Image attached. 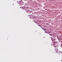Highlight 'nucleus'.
Returning <instances> with one entry per match:
<instances>
[{
	"instance_id": "obj_9",
	"label": "nucleus",
	"mask_w": 62,
	"mask_h": 62,
	"mask_svg": "<svg viewBox=\"0 0 62 62\" xmlns=\"http://www.w3.org/2000/svg\"><path fill=\"white\" fill-rule=\"evenodd\" d=\"M53 40H54V39H53Z\"/></svg>"
},
{
	"instance_id": "obj_7",
	"label": "nucleus",
	"mask_w": 62,
	"mask_h": 62,
	"mask_svg": "<svg viewBox=\"0 0 62 62\" xmlns=\"http://www.w3.org/2000/svg\"><path fill=\"white\" fill-rule=\"evenodd\" d=\"M44 30H45V31H46V29H44Z\"/></svg>"
},
{
	"instance_id": "obj_2",
	"label": "nucleus",
	"mask_w": 62,
	"mask_h": 62,
	"mask_svg": "<svg viewBox=\"0 0 62 62\" xmlns=\"http://www.w3.org/2000/svg\"><path fill=\"white\" fill-rule=\"evenodd\" d=\"M62 54V53H61V52L60 51H59L58 52H57V53H56V55H58V54H59V55H60L61 54Z\"/></svg>"
},
{
	"instance_id": "obj_3",
	"label": "nucleus",
	"mask_w": 62,
	"mask_h": 62,
	"mask_svg": "<svg viewBox=\"0 0 62 62\" xmlns=\"http://www.w3.org/2000/svg\"><path fill=\"white\" fill-rule=\"evenodd\" d=\"M29 10H26V12H28V13L29 12Z\"/></svg>"
},
{
	"instance_id": "obj_5",
	"label": "nucleus",
	"mask_w": 62,
	"mask_h": 62,
	"mask_svg": "<svg viewBox=\"0 0 62 62\" xmlns=\"http://www.w3.org/2000/svg\"><path fill=\"white\" fill-rule=\"evenodd\" d=\"M55 42H53V43H55Z\"/></svg>"
},
{
	"instance_id": "obj_6",
	"label": "nucleus",
	"mask_w": 62,
	"mask_h": 62,
	"mask_svg": "<svg viewBox=\"0 0 62 62\" xmlns=\"http://www.w3.org/2000/svg\"><path fill=\"white\" fill-rule=\"evenodd\" d=\"M42 28V29H43V30H44V28Z\"/></svg>"
},
{
	"instance_id": "obj_1",
	"label": "nucleus",
	"mask_w": 62,
	"mask_h": 62,
	"mask_svg": "<svg viewBox=\"0 0 62 62\" xmlns=\"http://www.w3.org/2000/svg\"><path fill=\"white\" fill-rule=\"evenodd\" d=\"M54 48L55 49H54V51L53 52V53H56H56H57V52H58V49L55 47Z\"/></svg>"
},
{
	"instance_id": "obj_4",
	"label": "nucleus",
	"mask_w": 62,
	"mask_h": 62,
	"mask_svg": "<svg viewBox=\"0 0 62 62\" xmlns=\"http://www.w3.org/2000/svg\"><path fill=\"white\" fill-rule=\"evenodd\" d=\"M54 45H55V44H54V46H53L54 47H56V46H54Z\"/></svg>"
},
{
	"instance_id": "obj_8",
	"label": "nucleus",
	"mask_w": 62,
	"mask_h": 62,
	"mask_svg": "<svg viewBox=\"0 0 62 62\" xmlns=\"http://www.w3.org/2000/svg\"><path fill=\"white\" fill-rule=\"evenodd\" d=\"M52 41H54L52 40Z\"/></svg>"
}]
</instances>
